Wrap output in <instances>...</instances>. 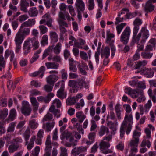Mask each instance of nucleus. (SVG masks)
I'll list each match as a JSON object with an SVG mask.
<instances>
[{
	"instance_id": "40",
	"label": "nucleus",
	"mask_w": 156,
	"mask_h": 156,
	"mask_svg": "<svg viewBox=\"0 0 156 156\" xmlns=\"http://www.w3.org/2000/svg\"><path fill=\"white\" fill-rule=\"evenodd\" d=\"M21 146L20 144H12L9 146L8 150L10 153H12L16 151L19 147Z\"/></svg>"
},
{
	"instance_id": "44",
	"label": "nucleus",
	"mask_w": 156,
	"mask_h": 156,
	"mask_svg": "<svg viewBox=\"0 0 156 156\" xmlns=\"http://www.w3.org/2000/svg\"><path fill=\"white\" fill-rule=\"evenodd\" d=\"M61 44L60 43H58L54 48H53V50L55 54L57 55L59 54L61 51Z\"/></svg>"
},
{
	"instance_id": "55",
	"label": "nucleus",
	"mask_w": 156,
	"mask_h": 156,
	"mask_svg": "<svg viewBox=\"0 0 156 156\" xmlns=\"http://www.w3.org/2000/svg\"><path fill=\"white\" fill-rule=\"evenodd\" d=\"M48 43V36L47 35L45 34L43 36L41 44L43 45L47 44Z\"/></svg>"
},
{
	"instance_id": "36",
	"label": "nucleus",
	"mask_w": 156,
	"mask_h": 156,
	"mask_svg": "<svg viewBox=\"0 0 156 156\" xmlns=\"http://www.w3.org/2000/svg\"><path fill=\"white\" fill-rule=\"evenodd\" d=\"M100 149L102 151L110 147V145L109 142L101 141L99 144Z\"/></svg>"
},
{
	"instance_id": "53",
	"label": "nucleus",
	"mask_w": 156,
	"mask_h": 156,
	"mask_svg": "<svg viewBox=\"0 0 156 156\" xmlns=\"http://www.w3.org/2000/svg\"><path fill=\"white\" fill-rule=\"evenodd\" d=\"M29 123V125L32 129H35L38 126V124L35 119L30 120Z\"/></svg>"
},
{
	"instance_id": "43",
	"label": "nucleus",
	"mask_w": 156,
	"mask_h": 156,
	"mask_svg": "<svg viewBox=\"0 0 156 156\" xmlns=\"http://www.w3.org/2000/svg\"><path fill=\"white\" fill-rule=\"evenodd\" d=\"M126 25V23H121L120 24L118 25L116 27V30L117 34L119 35L122 30L124 27Z\"/></svg>"
},
{
	"instance_id": "6",
	"label": "nucleus",
	"mask_w": 156,
	"mask_h": 156,
	"mask_svg": "<svg viewBox=\"0 0 156 156\" xmlns=\"http://www.w3.org/2000/svg\"><path fill=\"white\" fill-rule=\"evenodd\" d=\"M22 108L21 109L22 114L26 116H28L30 114L31 109L29 102L26 101L22 102Z\"/></svg>"
},
{
	"instance_id": "17",
	"label": "nucleus",
	"mask_w": 156,
	"mask_h": 156,
	"mask_svg": "<svg viewBox=\"0 0 156 156\" xmlns=\"http://www.w3.org/2000/svg\"><path fill=\"white\" fill-rule=\"evenodd\" d=\"M17 116V112L15 108L11 109L9 112V115L8 118L6 119V121H12L15 119Z\"/></svg>"
},
{
	"instance_id": "57",
	"label": "nucleus",
	"mask_w": 156,
	"mask_h": 156,
	"mask_svg": "<svg viewBox=\"0 0 156 156\" xmlns=\"http://www.w3.org/2000/svg\"><path fill=\"white\" fill-rule=\"evenodd\" d=\"M53 86L52 85L46 84L44 86L43 88L46 92H50L52 90Z\"/></svg>"
},
{
	"instance_id": "64",
	"label": "nucleus",
	"mask_w": 156,
	"mask_h": 156,
	"mask_svg": "<svg viewBox=\"0 0 156 156\" xmlns=\"http://www.w3.org/2000/svg\"><path fill=\"white\" fill-rule=\"evenodd\" d=\"M71 153L73 155L75 156L78 155L80 153L78 147H75L72 149Z\"/></svg>"
},
{
	"instance_id": "47",
	"label": "nucleus",
	"mask_w": 156,
	"mask_h": 156,
	"mask_svg": "<svg viewBox=\"0 0 156 156\" xmlns=\"http://www.w3.org/2000/svg\"><path fill=\"white\" fill-rule=\"evenodd\" d=\"M8 111L7 108H5L0 113V119H4L7 116Z\"/></svg>"
},
{
	"instance_id": "63",
	"label": "nucleus",
	"mask_w": 156,
	"mask_h": 156,
	"mask_svg": "<svg viewBox=\"0 0 156 156\" xmlns=\"http://www.w3.org/2000/svg\"><path fill=\"white\" fill-rule=\"evenodd\" d=\"M76 101H77L76 98L75 97H73L68 100L67 104L69 105H74Z\"/></svg>"
},
{
	"instance_id": "54",
	"label": "nucleus",
	"mask_w": 156,
	"mask_h": 156,
	"mask_svg": "<svg viewBox=\"0 0 156 156\" xmlns=\"http://www.w3.org/2000/svg\"><path fill=\"white\" fill-rule=\"evenodd\" d=\"M74 127L80 133H81L82 134H84V130L82 128L81 125L80 124L77 123L74 125Z\"/></svg>"
},
{
	"instance_id": "51",
	"label": "nucleus",
	"mask_w": 156,
	"mask_h": 156,
	"mask_svg": "<svg viewBox=\"0 0 156 156\" xmlns=\"http://www.w3.org/2000/svg\"><path fill=\"white\" fill-rule=\"evenodd\" d=\"M147 138H145L143 140L140 144V146L141 147H143L147 146L148 148H150L151 147V143L148 140L149 139L147 140Z\"/></svg>"
},
{
	"instance_id": "31",
	"label": "nucleus",
	"mask_w": 156,
	"mask_h": 156,
	"mask_svg": "<svg viewBox=\"0 0 156 156\" xmlns=\"http://www.w3.org/2000/svg\"><path fill=\"white\" fill-rule=\"evenodd\" d=\"M49 36L51 41L54 42H57L58 39V37L57 33L55 31H51L49 32Z\"/></svg>"
},
{
	"instance_id": "49",
	"label": "nucleus",
	"mask_w": 156,
	"mask_h": 156,
	"mask_svg": "<svg viewBox=\"0 0 156 156\" xmlns=\"http://www.w3.org/2000/svg\"><path fill=\"white\" fill-rule=\"evenodd\" d=\"M147 63V62L145 60H144L142 61H139L136 64L135 68L136 69H138L142 66H146Z\"/></svg>"
},
{
	"instance_id": "9",
	"label": "nucleus",
	"mask_w": 156,
	"mask_h": 156,
	"mask_svg": "<svg viewBox=\"0 0 156 156\" xmlns=\"http://www.w3.org/2000/svg\"><path fill=\"white\" fill-rule=\"evenodd\" d=\"M64 87V84L62 83L61 86L57 91L56 94L57 97L61 99L66 98V93L65 91Z\"/></svg>"
},
{
	"instance_id": "1",
	"label": "nucleus",
	"mask_w": 156,
	"mask_h": 156,
	"mask_svg": "<svg viewBox=\"0 0 156 156\" xmlns=\"http://www.w3.org/2000/svg\"><path fill=\"white\" fill-rule=\"evenodd\" d=\"M35 23L34 19H30L27 21L23 23L21 25L18 33L24 37L29 35L30 32V28L27 27H31Z\"/></svg>"
},
{
	"instance_id": "14",
	"label": "nucleus",
	"mask_w": 156,
	"mask_h": 156,
	"mask_svg": "<svg viewBox=\"0 0 156 156\" xmlns=\"http://www.w3.org/2000/svg\"><path fill=\"white\" fill-rule=\"evenodd\" d=\"M139 142L131 140L129 144V146L131 147L130 152L136 153L138 152L137 147Z\"/></svg>"
},
{
	"instance_id": "23",
	"label": "nucleus",
	"mask_w": 156,
	"mask_h": 156,
	"mask_svg": "<svg viewBox=\"0 0 156 156\" xmlns=\"http://www.w3.org/2000/svg\"><path fill=\"white\" fill-rule=\"evenodd\" d=\"M31 44L29 41L27 40L24 44L23 49L24 50L23 53L25 55H27L30 51Z\"/></svg>"
},
{
	"instance_id": "28",
	"label": "nucleus",
	"mask_w": 156,
	"mask_h": 156,
	"mask_svg": "<svg viewBox=\"0 0 156 156\" xmlns=\"http://www.w3.org/2000/svg\"><path fill=\"white\" fill-rule=\"evenodd\" d=\"M77 88H82L84 87L85 88L87 89L89 88V84L86 83L83 79H80L77 82Z\"/></svg>"
},
{
	"instance_id": "30",
	"label": "nucleus",
	"mask_w": 156,
	"mask_h": 156,
	"mask_svg": "<svg viewBox=\"0 0 156 156\" xmlns=\"http://www.w3.org/2000/svg\"><path fill=\"white\" fill-rule=\"evenodd\" d=\"M48 61H50L52 60L53 61L56 62V63H61L62 62V59L60 55H57L52 56L51 55H49L48 58Z\"/></svg>"
},
{
	"instance_id": "21",
	"label": "nucleus",
	"mask_w": 156,
	"mask_h": 156,
	"mask_svg": "<svg viewBox=\"0 0 156 156\" xmlns=\"http://www.w3.org/2000/svg\"><path fill=\"white\" fill-rule=\"evenodd\" d=\"M27 40L29 41L30 44L31 43L34 50L37 49L39 48V42L38 40L35 37H32L29 39Z\"/></svg>"
},
{
	"instance_id": "61",
	"label": "nucleus",
	"mask_w": 156,
	"mask_h": 156,
	"mask_svg": "<svg viewBox=\"0 0 156 156\" xmlns=\"http://www.w3.org/2000/svg\"><path fill=\"white\" fill-rule=\"evenodd\" d=\"M29 18L27 14H23L20 16L18 18V21L22 23L27 19Z\"/></svg>"
},
{
	"instance_id": "7",
	"label": "nucleus",
	"mask_w": 156,
	"mask_h": 156,
	"mask_svg": "<svg viewBox=\"0 0 156 156\" xmlns=\"http://www.w3.org/2000/svg\"><path fill=\"white\" fill-rule=\"evenodd\" d=\"M69 133L68 134L67 136L66 137L65 139L66 141L69 142H66L65 144V145L67 147H70L72 146H75L77 145L76 140L74 139L73 136L72 135H70Z\"/></svg>"
},
{
	"instance_id": "38",
	"label": "nucleus",
	"mask_w": 156,
	"mask_h": 156,
	"mask_svg": "<svg viewBox=\"0 0 156 156\" xmlns=\"http://www.w3.org/2000/svg\"><path fill=\"white\" fill-rule=\"evenodd\" d=\"M53 46H49L48 48L45 50L44 51L42 56V59H44L46 58L48 55L51 54L53 51Z\"/></svg>"
},
{
	"instance_id": "3",
	"label": "nucleus",
	"mask_w": 156,
	"mask_h": 156,
	"mask_svg": "<svg viewBox=\"0 0 156 156\" xmlns=\"http://www.w3.org/2000/svg\"><path fill=\"white\" fill-rule=\"evenodd\" d=\"M131 33V29L129 26L126 27L122 32L120 41L124 44H126L128 42Z\"/></svg>"
},
{
	"instance_id": "59",
	"label": "nucleus",
	"mask_w": 156,
	"mask_h": 156,
	"mask_svg": "<svg viewBox=\"0 0 156 156\" xmlns=\"http://www.w3.org/2000/svg\"><path fill=\"white\" fill-rule=\"evenodd\" d=\"M52 105L55 106L56 105L57 108H60L62 104L60 100L56 98L53 100Z\"/></svg>"
},
{
	"instance_id": "29",
	"label": "nucleus",
	"mask_w": 156,
	"mask_h": 156,
	"mask_svg": "<svg viewBox=\"0 0 156 156\" xmlns=\"http://www.w3.org/2000/svg\"><path fill=\"white\" fill-rule=\"evenodd\" d=\"M24 38V37L17 33L14 39L16 44H21Z\"/></svg>"
},
{
	"instance_id": "13",
	"label": "nucleus",
	"mask_w": 156,
	"mask_h": 156,
	"mask_svg": "<svg viewBox=\"0 0 156 156\" xmlns=\"http://www.w3.org/2000/svg\"><path fill=\"white\" fill-rule=\"evenodd\" d=\"M47 83L49 85H54V83L58 79V77L55 75H50L46 79Z\"/></svg>"
},
{
	"instance_id": "32",
	"label": "nucleus",
	"mask_w": 156,
	"mask_h": 156,
	"mask_svg": "<svg viewBox=\"0 0 156 156\" xmlns=\"http://www.w3.org/2000/svg\"><path fill=\"white\" fill-rule=\"evenodd\" d=\"M110 53L109 48L108 47H106L102 49L101 53V56L102 58L108 57Z\"/></svg>"
},
{
	"instance_id": "26",
	"label": "nucleus",
	"mask_w": 156,
	"mask_h": 156,
	"mask_svg": "<svg viewBox=\"0 0 156 156\" xmlns=\"http://www.w3.org/2000/svg\"><path fill=\"white\" fill-rule=\"evenodd\" d=\"M54 122H52L51 123L47 122L43 124V128L45 131L49 132L52 130L54 126Z\"/></svg>"
},
{
	"instance_id": "12",
	"label": "nucleus",
	"mask_w": 156,
	"mask_h": 156,
	"mask_svg": "<svg viewBox=\"0 0 156 156\" xmlns=\"http://www.w3.org/2000/svg\"><path fill=\"white\" fill-rule=\"evenodd\" d=\"M77 62L74 61L73 58L69 60V69L70 71L73 72H76L77 69L76 65Z\"/></svg>"
},
{
	"instance_id": "58",
	"label": "nucleus",
	"mask_w": 156,
	"mask_h": 156,
	"mask_svg": "<svg viewBox=\"0 0 156 156\" xmlns=\"http://www.w3.org/2000/svg\"><path fill=\"white\" fill-rule=\"evenodd\" d=\"M80 55L81 58L85 60L88 61V57L87 54L83 51H80Z\"/></svg>"
},
{
	"instance_id": "27",
	"label": "nucleus",
	"mask_w": 156,
	"mask_h": 156,
	"mask_svg": "<svg viewBox=\"0 0 156 156\" xmlns=\"http://www.w3.org/2000/svg\"><path fill=\"white\" fill-rule=\"evenodd\" d=\"M30 102L33 106V110L34 111H37L38 108L39 103L37 101L35 98L31 97L30 98Z\"/></svg>"
},
{
	"instance_id": "34",
	"label": "nucleus",
	"mask_w": 156,
	"mask_h": 156,
	"mask_svg": "<svg viewBox=\"0 0 156 156\" xmlns=\"http://www.w3.org/2000/svg\"><path fill=\"white\" fill-rule=\"evenodd\" d=\"M45 66L48 69H57L59 67V65L55 62H47L45 63Z\"/></svg>"
},
{
	"instance_id": "35",
	"label": "nucleus",
	"mask_w": 156,
	"mask_h": 156,
	"mask_svg": "<svg viewBox=\"0 0 156 156\" xmlns=\"http://www.w3.org/2000/svg\"><path fill=\"white\" fill-rule=\"evenodd\" d=\"M109 132V129L104 126H101L98 132V135L100 136H102L105 133L108 134Z\"/></svg>"
},
{
	"instance_id": "25",
	"label": "nucleus",
	"mask_w": 156,
	"mask_h": 156,
	"mask_svg": "<svg viewBox=\"0 0 156 156\" xmlns=\"http://www.w3.org/2000/svg\"><path fill=\"white\" fill-rule=\"evenodd\" d=\"M142 73L144 76L147 78L152 77L154 74L153 71L151 68L143 69Z\"/></svg>"
},
{
	"instance_id": "62",
	"label": "nucleus",
	"mask_w": 156,
	"mask_h": 156,
	"mask_svg": "<svg viewBox=\"0 0 156 156\" xmlns=\"http://www.w3.org/2000/svg\"><path fill=\"white\" fill-rule=\"evenodd\" d=\"M152 53L145 52H142L141 54L142 57L144 58L148 59L150 58L152 56Z\"/></svg>"
},
{
	"instance_id": "41",
	"label": "nucleus",
	"mask_w": 156,
	"mask_h": 156,
	"mask_svg": "<svg viewBox=\"0 0 156 156\" xmlns=\"http://www.w3.org/2000/svg\"><path fill=\"white\" fill-rule=\"evenodd\" d=\"M141 133L140 132H139L136 130L134 131L133 135V138L131 140L139 142L140 139L139 137Z\"/></svg>"
},
{
	"instance_id": "39",
	"label": "nucleus",
	"mask_w": 156,
	"mask_h": 156,
	"mask_svg": "<svg viewBox=\"0 0 156 156\" xmlns=\"http://www.w3.org/2000/svg\"><path fill=\"white\" fill-rule=\"evenodd\" d=\"M41 49H39L34 53L33 56L30 60V63L31 64L33 63L37 60L39 57V55H38L41 53Z\"/></svg>"
},
{
	"instance_id": "48",
	"label": "nucleus",
	"mask_w": 156,
	"mask_h": 156,
	"mask_svg": "<svg viewBox=\"0 0 156 156\" xmlns=\"http://www.w3.org/2000/svg\"><path fill=\"white\" fill-rule=\"evenodd\" d=\"M16 122H12L10 123L7 128V131L8 132H13L14 130L15 127L16 125Z\"/></svg>"
},
{
	"instance_id": "20",
	"label": "nucleus",
	"mask_w": 156,
	"mask_h": 156,
	"mask_svg": "<svg viewBox=\"0 0 156 156\" xmlns=\"http://www.w3.org/2000/svg\"><path fill=\"white\" fill-rule=\"evenodd\" d=\"M78 11H83L85 9V4L82 0H76L75 3Z\"/></svg>"
},
{
	"instance_id": "60",
	"label": "nucleus",
	"mask_w": 156,
	"mask_h": 156,
	"mask_svg": "<svg viewBox=\"0 0 156 156\" xmlns=\"http://www.w3.org/2000/svg\"><path fill=\"white\" fill-rule=\"evenodd\" d=\"M14 57L15 55L13 52L10 56V62H13L14 67H16L17 65V62L16 59Z\"/></svg>"
},
{
	"instance_id": "10",
	"label": "nucleus",
	"mask_w": 156,
	"mask_h": 156,
	"mask_svg": "<svg viewBox=\"0 0 156 156\" xmlns=\"http://www.w3.org/2000/svg\"><path fill=\"white\" fill-rule=\"evenodd\" d=\"M35 139L36 136H33L31 137L29 142L28 140L25 141V145H27V148L28 150H30L34 147Z\"/></svg>"
},
{
	"instance_id": "22",
	"label": "nucleus",
	"mask_w": 156,
	"mask_h": 156,
	"mask_svg": "<svg viewBox=\"0 0 156 156\" xmlns=\"http://www.w3.org/2000/svg\"><path fill=\"white\" fill-rule=\"evenodd\" d=\"M66 126L64 125L62 126L60 128V132L61 133V134L60 135V138L61 140H64L66 137L67 136V134L69 133L70 135H72L71 133L68 132H66L64 130L66 128Z\"/></svg>"
},
{
	"instance_id": "2",
	"label": "nucleus",
	"mask_w": 156,
	"mask_h": 156,
	"mask_svg": "<svg viewBox=\"0 0 156 156\" xmlns=\"http://www.w3.org/2000/svg\"><path fill=\"white\" fill-rule=\"evenodd\" d=\"M133 123H130L126 121H123L120 128V133L121 138L122 139L125 134V128L126 127V133L127 135L129 134L131 130L132 125Z\"/></svg>"
},
{
	"instance_id": "37",
	"label": "nucleus",
	"mask_w": 156,
	"mask_h": 156,
	"mask_svg": "<svg viewBox=\"0 0 156 156\" xmlns=\"http://www.w3.org/2000/svg\"><path fill=\"white\" fill-rule=\"evenodd\" d=\"M27 12L30 17L36 16L38 14V10L36 8L34 7L30 8Z\"/></svg>"
},
{
	"instance_id": "18",
	"label": "nucleus",
	"mask_w": 156,
	"mask_h": 156,
	"mask_svg": "<svg viewBox=\"0 0 156 156\" xmlns=\"http://www.w3.org/2000/svg\"><path fill=\"white\" fill-rule=\"evenodd\" d=\"M78 68L81 74L82 75H86L87 73L86 70H88V66L84 62H82L81 65H78Z\"/></svg>"
},
{
	"instance_id": "15",
	"label": "nucleus",
	"mask_w": 156,
	"mask_h": 156,
	"mask_svg": "<svg viewBox=\"0 0 156 156\" xmlns=\"http://www.w3.org/2000/svg\"><path fill=\"white\" fill-rule=\"evenodd\" d=\"M140 33H141V35H142V41L145 42L149 36L148 30L146 27H142Z\"/></svg>"
},
{
	"instance_id": "56",
	"label": "nucleus",
	"mask_w": 156,
	"mask_h": 156,
	"mask_svg": "<svg viewBox=\"0 0 156 156\" xmlns=\"http://www.w3.org/2000/svg\"><path fill=\"white\" fill-rule=\"evenodd\" d=\"M52 115L49 113H48L43 118V120L44 121H49L52 120Z\"/></svg>"
},
{
	"instance_id": "42",
	"label": "nucleus",
	"mask_w": 156,
	"mask_h": 156,
	"mask_svg": "<svg viewBox=\"0 0 156 156\" xmlns=\"http://www.w3.org/2000/svg\"><path fill=\"white\" fill-rule=\"evenodd\" d=\"M6 62V61L4 59L3 55H0V71L4 69Z\"/></svg>"
},
{
	"instance_id": "4",
	"label": "nucleus",
	"mask_w": 156,
	"mask_h": 156,
	"mask_svg": "<svg viewBox=\"0 0 156 156\" xmlns=\"http://www.w3.org/2000/svg\"><path fill=\"white\" fill-rule=\"evenodd\" d=\"M123 107L125 108L126 112L124 120L130 123H133V116L130 105H123Z\"/></svg>"
},
{
	"instance_id": "5",
	"label": "nucleus",
	"mask_w": 156,
	"mask_h": 156,
	"mask_svg": "<svg viewBox=\"0 0 156 156\" xmlns=\"http://www.w3.org/2000/svg\"><path fill=\"white\" fill-rule=\"evenodd\" d=\"M51 136L50 135L47 136L45 142L46 147L45 149V153L43 156H50L51 152L52 146L51 141Z\"/></svg>"
},
{
	"instance_id": "19",
	"label": "nucleus",
	"mask_w": 156,
	"mask_h": 156,
	"mask_svg": "<svg viewBox=\"0 0 156 156\" xmlns=\"http://www.w3.org/2000/svg\"><path fill=\"white\" fill-rule=\"evenodd\" d=\"M45 69L44 66L41 67L38 71L32 73V76L33 77L39 76L41 78H42L44 76Z\"/></svg>"
},
{
	"instance_id": "33",
	"label": "nucleus",
	"mask_w": 156,
	"mask_h": 156,
	"mask_svg": "<svg viewBox=\"0 0 156 156\" xmlns=\"http://www.w3.org/2000/svg\"><path fill=\"white\" fill-rule=\"evenodd\" d=\"M76 117L78 119V121L80 123L83 121L86 118V115L82 112H78L76 114Z\"/></svg>"
},
{
	"instance_id": "52",
	"label": "nucleus",
	"mask_w": 156,
	"mask_h": 156,
	"mask_svg": "<svg viewBox=\"0 0 156 156\" xmlns=\"http://www.w3.org/2000/svg\"><path fill=\"white\" fill-rule=\"evenodd\" d=\"M41 34L42 35L47 33L48 31L47 28L44 25H40L39 26Z\"/></svg>"
},
{
	"instance_id": "8",
	"label": "nucleus",
	"mask_w": 156,
	"mask_h": 156,
	"mask_svg": "<svg viewBox=\"0 0 156 156\" xmlns=\"http://www.w3.org/2000/svg\"><path fill=\"white\" fill-rule=\"evenodd\" d=\"M133 30L132 40L130 44L131 46H133L135 43H138L141 37V33H139L137 35L139 30Z\"/></svg>"
},
{
	"instance_id": "24",
	"label": "nucleus",
	"mask_w": 156,
	"mask_h": 156,
	"mask_svg": "<svg viewBox=\"0 0 156 156\" xmlns=\"http://www.w3.org/2000/svg\"><path fill=\"white\" fill-rule=\"evenodd\" d=\"M143 23L142 20L139 18H136L133 22V24L134 26L133 30H139L140 29L139 26Z\"/></svg>"
},
{
	"instance_id": "50",
	"label": "nucleus",
	"mask_w": 156,
	"mask_h": 156,
	"mask_svg": "<svg viewBox=\"0 0 156 156\" xmlns=\"http://www.w3.org/2000/svg\"><path fill=\"white\" fill-rule=\"evenodd\" d=\"M40 150V148L39 146H36L34 149L32 151L30 156H38Z\"/></svg>"
},
{
	"instance_id": "45",
	"label": "nucleus",
	"mask_w": 156,
	"mask_h": 156,
	"mask_svg": "<svg viewBox=\"0 0 156 156\" xmlns=\"http://www.w3.org/2000/svg\"><path fill=\"white\" fill-rule=\"evenodd\" d=\"M30 136V128L27 127L23 134L25 141L28 140Z\"/></svg>"
},
{
	"instance_id": "46",
	"label": "nucleus",
	"mask_w": 156,
	"mask_h": 156,
	"mask_svg": "<svg viewBox=\"0 0 156 156\" xmlns=\"http://www.w3.org/2000/svg\"><path fill=\"white\" fill-rule=\"evenodd\" d=\"M139 90L138 89L133 90L131 88L128 94L131 95L133 98H136L139 95Z\"/></svg>"
},
{
	"instance_id": "11",
	"label": "nucleus",
	"mask_w": 156,
	"mask_h": 156,
	"mask_svg": "<svg viewBox=\"0 0 156 156\" xmlns=\"http://www.w3.org/2000/svg\"><path fill=\"white\" fill-rule=\"evenodd\" d=\"M153 2H151L150 0H148L146 2L144 9L145 12L147 13L151 12L154 9L155 6L152 5Z\"/></svg>"
},
{
	"instance_id": "16",
	"label": "nucleus",
	"mask_w": 156,
	"mask_h": 156,
	"mask_svg": "<svg viewBox=\"0 0 156 156\" xmlns=\"http://www.w3.org/2000/svg\"><path fill=\"white\" fill-rule=\"evenodd\" d=\"M20 10L25 13L28 12L27 7L29 6V3L27 0H20Z\"/></svg>"
}]
</instances>
